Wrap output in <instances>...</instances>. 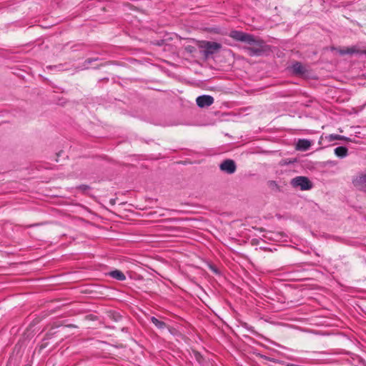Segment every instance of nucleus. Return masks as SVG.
I'll return each instance as SVG.
<instances>
[{"mask_svg": "<svg viewBox=\"0 0 366 366\" xmlns=\"http://www.w3.org/2000/svg\"><path fill=\"white\" fill-rule=\"evenodd\" d=\"M326 139H328L329 142H332L335 140H345V141H349L350 139L348 137H346L345 136L339 135V134H329L326 137Z\"/></svg>", "mask_w": 366, "mask_h": 366, "instance_id": "ddd939ff", "label": "nucleus"}, {"mask_svg": "<svg viewBox=\"0 0 366 366\" xmlns=\"http://www.w3.org/2000/svg\"><path fill=\"white\" fill-rule=\"evenodd\" d=\"M67 327H76V326L74 325H67Z\"/></svg>", "mask_w": 366, "mask_h": 366, "instance_id": "aec40b11", "label": "nucleus"}, {"mask_svg": "<svg viewBox=\"0 0 366 366\" xmlns=\"http://www.w3.org/2000/svg\"><path fill=\"white\" fill-rule=\"evenodd\" d=\"M196 357H197V358L198 359V358H199V357H200L199 353H197V354H196Z\"/></svg>", "mask_w": 366, "mask_h": 366, "instance_id": "412c9836", "label": "nucleus"}, {"mask_svg": "<svg viewBox=\"0 0 366 366\" xmlns=\"http://www.w3.org/2000/svg\"><path fill=\"white\" fill-rule=\"evenodd\" d=\"M200 47L203 49L204 56L208 57L218 52L222 49V44L214 41H203L201 43Z\"/></svg>", "mask_w": 366, "mask_h": 366, "instance_id": "7ed1b4c3", "label": "nucleus"}, {"mask_svg": "<svg viewBox=\"0 0 366 366\" xmlns=\"http://www.w3.org/2000/svg\"><path fill=\"white\" fill-rule=\"evenodd\" d=\"M270 186H277V183L274 181L269 182Z\"/></svg>", "mask_w": 366, "mask_h": 366, "instance_id": "a211bd4d", "label": "nucleus"}, {"mask_svg": "<svg viewBox=\"0 0 366 366\" xmlns=\"http://www.w3.org/2000/svg\"><path fill=\"white\" fill-rule=\"evenodd\" d=\"M77 188L81 190L82 192H86L90 189L89 186H88L86 184H81Z\"/></svg>", "mask_w": 366, "mask_h": 366, "instance_id": "dca6fc26", "label": "nucleus"}, {"mask_svg": "<svg viewBox=\"0 0 366 366\" xmlns=\"http://www.w3.org/2000/svg\"><path fill=\"white\" fill-rule=\"evenodd\" d=\"M150 320L158 329L163 330L167 327V324L164 322L159 320L155 317H151Z\"/></svg>", "mask_w": 366, "mask_h": 366, "instance_id": "f8f14e48", "label": "nucleus"}, {"mask_svg": "<svg viewBox=\"0 0 366 366\" xmlns=\"http://www.w3.org/2000/svg\"><path fill=\"white\" fill-rule=\"evenodd\" d=\"M295 188H300L301 190H308L312 187V184L310 179L303 176H299L293 178L290 182Z\"/></svg>", "mask_w": 366, "mask_h": 366, "instance_id": "20e7f679", "label": "nucleus"}, {"mask_svg": "<svg viewBox=\"0 0 366 366\" xmlns=\"http://www.w3.org/2000/svg\"><path fill=\"white\" fill-rule=\"evenodd\" d=\"M334 152L335 155L341 159L346 157L348 154L347 148L343 146L336 147Z\"/></svg>", "mask_w": 366, "mask_h": 366, "instance_id": "1a4fd4ad", "label": "nucleus"}, {"mask_svg": "<svg viewBox=\"0 0 366 366\" xmlns=\"http://www.w3.org/2000/svg\"><path fill=\"white\" fill-rule=\"evenodd\" d=\"M56 333V331H53V330L49 331L46 333L44 340H47L53 337V336Z\"/></svg>", "mask_w": 366, "mask_h": 366, "instance_id": "2eb2a0df", "label": "nucleus"}, {"mask_svg": "<svg viewBox=\"0 0 366 366\" xmlns=\"http://www.w3.org/2000/svg\"><path fill=\"white\" fill-rule=\"evenodd\" d=\"M109 275L111 277L116 279L117 280H119V281H124L126 280V276L124 275V274L118 269H115V270L110 272L109 273Z\"/></svg>", "mask_w": 366, "mask_h": 366, "instance_id": "9d476101", "label": "nucleus"}, {"mask_svg": "<svg viewBox=\"0 0 366 366\" xmlns=\"http://www.w3.org/2000/svg\"><path fill=\"white\" fill-rule=\"evenodd\" d=\"M214 102V98L209 95H201L196 99V103L200 108L209 107Z\"/></svg>", "mask_w": 366, "mask_h": 366, "instance_id": "423d86ee", "label": "nucleus"}, {"mask_svg": "<svg viewBox=\"0 0 366 366\" xmlns=\"http://www.w3.org/2000/svg\"><path fill=\"white\" fill-rule=\"evenodd\" d=\"M311 147V142L306 139H299L297 143V149L300 151H306Z\"/></svg>", "mask_w": 366, "mask_h": 366, "instance_id": "6e6552de", "label": "nucleus"}, {"mask_svg": "<svg viewBox=\"0 0 366 366\" xmlns=\"http://www.w3.org/2000/svg\"><path fill=\"white\" fill-rule=\"evenodd\" d=\"M340 54L341 55L360 54V51L357 49L355 46H352V47H348L346 49L340 50Z\"/></svg>", "mask_w": 366, "mask_h": 366, "instance_id": "4468645a", "label": "nucleus"}, {"mask_svg": "<svg viewBox=\"0 0 366 366\" xmlns=\"http://www.w3.org/2000/svg\"><path fill=\"white\" fill-rule=\"evenodd\" d=\"M96 59H88L86 60V63L87 64H91L93 61H95Z\"/></svg>", "mask_w": 366, "mask_h": 366, "instance_id": "f3484780", "label": "nucleus"}, {"mask_svg": "<svg viewBox=\"0 0 366 366\" xmlns=\"http://www.w3.org/2000/svg\"><path fill=\"white\" fill-rule=\"evenodd\" d=\"M292 71L296 74H303L305 72V68L300 62L296 61L292 64Z\"/></svg>", "mask_w": 366, "mask_h": 366, "instance_id": "9b49d317", "label": "nucleus"}, {"mask_svg": "<svg viewBox=\"0 0 366 366\" xmlns=\"http://www.w3.org/2000/svg\"><path fill=\"white\" fill-rule=\"evenodd\" d=\"M229 36L236 41L245 42L248 44L257 42L254 35L241 31L233 30L230 32Z\"/></svg>", "mask_w": 366, "mask_h": 366, "instance_id": "f257e3e1", "label": "nucleus"}, {"mask_svg": "<svg viewBox=\"0 0 366 366\" xmlns=\"http://www.w3.org/2000/svg\"><path fill=\"white\" fill-rule=\"evenodd\" d=\"M361 54H365L366 55V50L360 51Z\"/></svg>", "mask_w": 366, "mask_h": 366, "instance_id": "6ab92c4d", "label": "nucleus"}, {"mask_svg": "<svg viewBox=\"0 0 366 366\" xmlns=\"http://www.w3.org/2000/svg\"><path fill=\"white\" fill-rule=\"evenodd\" d=\"M220 169L228 174H234L237 169V165L235 164V162L232 159H225L219 165Z\"/></svg>", "mask_w": 366, "mask_h": 366, "instance_id": "39448f33", "label": "nucleus"}, {"mask_svg": "<svg viewBox=\"0 0 366 366\" xmlns=\"http://www.w3.org/2000/svg\"><path fill=\"white\" fill-rule=\"evenodd\" d=\"M354 185L366 192V174H362L352 181Z\"/></svg>", "mask_w": 366, "mask_h": 366, "instance_id": "0eeeda50", "label": "nucleus"}, {"mask_svg": "<svg viewBox=\"0 0 366 366\" xmlns=\"http://www.w3.org/2000/svg\"><path fill=\"white\" fill-rule=\"evenodd\" d=\"M256 43H252L251 45H254L252 47H246L248 54L251 56H259L263 54L265 49V43L263 40L259 38L255 37Z\"/></svg>", "mask_w": 366, "mask_h": 366, "instance_id": "f03ea898", "label": "nucleus"}]
</instances>
